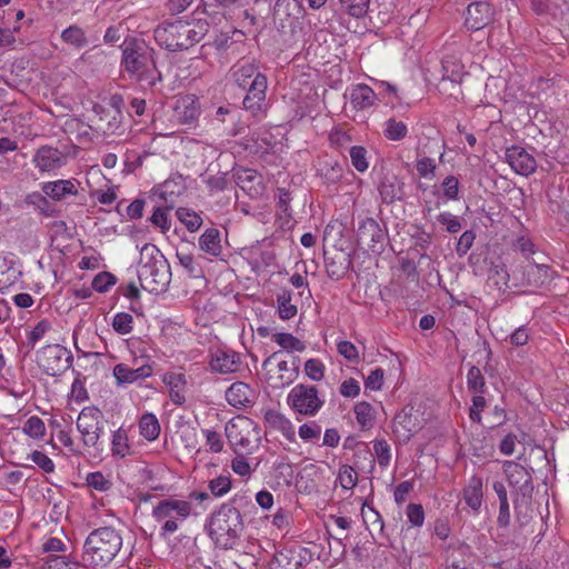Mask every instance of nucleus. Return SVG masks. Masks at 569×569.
<instances>
[{
    "label": "nucleus",
    "mask_w": 569,
    "mask_h": 569,
    "mask_svg": "<svg viewBox=\"0 0 569 569\" xmlns=\"http://www.w3.org/2000/svg\"><path fill=\"white\" fill-rule=\"evenodd\" d=\"M154 49L144 40L131 39L122 48L121 66L131 79L148 88L162 81L154 60Z\"/></svg>",
    "instance_id": "f257e3e1"
},
{
    "label": "nucleus",
    "mask_w": 569,
    "mask_h": 569,
    "mask_svg": "<svg viewBox=\"0 0 569 569\" xmlns=\"http://www.w3.org/2000/svg\"><path fill=\"white\" fill-rule=\"evenodd\" d=\"M209 31L204 19L166 21L159 24L153 37L156 42L170 52L183 51L200 42Z\"/></svg>",
    "instance_id": "f03ea898"
},
{
    "label": "nucleus",
    "mask_w": 569,
    "mask_h": 569,
    "mask_svg": "<svg viewBox=\"0 0 569 569\" xmlns=\"http://www.w3.org/2000/svg\"><path fill=\"white\" fill-rule=\"evenodd\" d=\"M244 498L236 496L230 502L221 505L210 517L208 533L222 549H232L242 535L244 523L234 503Z\"/></svg>",
    "instance_id": "7ed1b4c3"
},
{
    "label": "nucleus",
    "mask_w": 569,
    "mask_h": 569,
    "mask_svg": "<svg viewBox=\"0 0 569 569\" xmlns=\"http://www.w3.org/2000/svg\"><path fill=\"white\" fill-rule=\"evenodd\" d=\"M122 543L119 529L112 526L99 527L86 538L82 558L92 567L107 568L120 552Z\"/></svg>",
    "instance_id": "20e7f679"
},
{
    "label": "nucleus",
    "mask_w": 569,
    "mask_h": 569,
    "mask_svg": "<svg viewBox=\"0 0 569 569\" xmlns=\"http://www.w3.org/2000/svg\"><path fill=\"white\" fill-rule=\"evenodd\" d=\"M138 278L142 289L153 295L167 291L171 281V269L162 252L152 244H146L141 251Z\"/></svg>",
    "instance_id": "39448f33"
},
{
    "label": "nucleus",
    "mask_w": 569,
    "mask_h": 569,
    "mask_svg": "<svg viewBox=\"0 0 569 569\" xmlns=\"http://www.w3.org/2000/svg\"><path fill=\"white\" fill-rule=\"evenodd\" d=\"M503 471L511 488L515 513L518 519L527 518L531 509L533 483L530 471L515 461H506Z\"/></svg>",
    "instance_id": "423d86ee"
},
{
    "label": "nucleus",
    "mask_w": 569,
    "mask_h": 569,
    "mask_svg": "<svg viewBox=\"0 0 569 569\" xmlns=\"http://www.w3.org/2000/svg\"><path fill=\"white\" fill-rule=\"evenodd\" d=\"M191 513L190 501L170 497L159 500L153 506L151 517L159 525L160 537L167 538L177 532Z\"/></svg>",
    "instance_id": "0eeeda50"
},
{
    "label": "nucleus",
    "mask_w": 569,
    "mask_h": 569,
    "mask_svg": "<svg viewBox=\"0 0 569 569\" xmlns=\"http://www.w3.org/2000/svg\"><path fill=\"white\" fill-rule=\"evenodd\" d=\"M72 362V352L59 343L48 345L37 352L38 366L49 376L54 377L66 372Z\"/></svg>",
    "instance_id": "6e6552de"
},
{
    "label": "nucleus",
    "mask_w": 569,
    "mask_h": 569,
    "mask_svg": "<svg viewBox=\"0 0 569 569\" xmlns=\"http://www.w3.org/2000/svg\"><path fill=\"white\" fill-rule=\"evenodd\" d=\"M103 413L96 407H86L77 419V429L87 447H97L104 428Z\"/></svg>",
    "instance_id": "1a4fd4ad"
},
{
    "label": "nucleus",
    "mask_w": 569,
    "mask_h": 569,
    "mask_svg": "<svg viewBox=\"0 0 569 569\" xmlns=\"http://www.w3.org/2000/svg\"><path fill=\"white\" fill-rule=\"evenodd\" d=\"M288 403L296 411L305 416H315L322 407L323 401L318 397L315 386L297 385L288 395Z\"/></svg>",
    "instance_id": "9d476101"
},
{
    "label": "nucleus",
    "mask_w": 569,
    "mask_h": 569,
    "mask_svg": "<svg viewBox=\"0 0 569 569\" xmlns=\"http://www.w3.org/2000/svg\"><path fill=\"white\" fill-rule=\"evenodd\" d=\"M357 242L372 251L382 248L386 233L373 218H363L358 222Z\"/></svg>",
    "instance_id": "9b49d317"
},
{
    "label": "nucleus",
    "mask_w": 569,
    "mask_h": 569,
    "mask_svg": "<svg viewBox=\"0 0 569 569\" xmlns=\"http://www.w3.org/2000/svg\"><path fill=\"white\" fill-rule=\"evenodd\" d=\"M153 368L149 359L143 360L138 366V360L134 359L133 367L127 363H118L113 367V377L119 386L131 385L151 377Z\"/></svg>",
    "instance_id": "f8f14e48"
},
{
    "label": "nucleus",
    "mask_w": 569,
    "mask_h": 569,
    "mask_svg": "<svg viewBox=\"0 0 569 569\" xmlns=\"http://www.w3.org/2000/svg\"><path fill=\"white\" fill-rule=\"evenodd\" d=\"M32 162L40 172H54L67 163V156L58 148L42 146L36 151Z\"/></svg>",
    "instance_id": "ddd939ff"
},
{
    "label": "nucleus",
    "mask_w": 569,
    "mask_h": 569,
    "mask_svg": "<svg viewBox=\"0 0 569 569\" xmlns=\"http://www.w3.org/2000/svg\"><path fill=\"white\" fill-rule=\"evenodd\" d=\"M495 16L493 7L485 1L470 3L466 10L465 24L470 30H480L488 26Z\"/></svg>",
    "instance_id": "4468645a"
},
{
    "label": "nucleus",
    "mask_w": 569,
    "mask_h": 569,
    "mask_svg": "<svg viewBox=\"0 0 569 569\" xmlns=\"http://www.w3.org/2000/svg\"><path fill=\"white\" fill-rule=\"evenodd\" d=\"M267 88L268 80L264 74H257L256 80H252L250 86L246 88L247 94L242 103L244 109L250 111L253 116L262 111Z\"/></svg>",
    "instance_id": "2eb2a0df"
},
{
    "label": "nucleus",
    "mask_w": 569,
    "mask_h": 569,
    "mask_svg": "<svg viewBox=\"0 0 569 569\" xmlns=\"http://www.w3.org/2000/svg\"><path fill=\"white\" fill-rule=\"evenodd\" d=\"M506 161L512 170L521 176H529L537 168L536 159L525 148L511 146L506 150Z\"/></svg>",
    "instance_id": "dca6fc26"
},
{
    "label": "nucleus",
    "mask_w": 569,
    "mask_h": 569,
    "mask_svg": "<svg viewBox=\"0 0 569 569\" xmlns=\"http://www.w3.org/2000/svg\"><path fill=\"white\" fill-rule=\"evenodd\" d=\"M241 365L240 356L232 350L217 349L211 353L210 369L220 375H229L238 371Z\"/></svg>",
    "instance_id": "f3484780"
},
{
    "label": "nucleus",
    "mask_w": 569,
    "mask_h": 569,
    "mask_svg": "<svg viewBox=\"0 0 569 569\" xmlns=\"http://www.w3.org/2000/svg\"><path fill=\"white\" fill-rule=\"evenodd\" d=\"M226 400L234 408L242 409L251 406L254 400V391L242 381L233 382L226 391Z\"/></svg>",
    "instance_id": "a211bd4d"
},
{
    "label": "nucleus",
    "mask_w": 569,
    "mask_h": 569,
    "mask_svg": "<svg viewBox=\"0 0 569 569\" xmlns=\"http://www.w3.org/2000/svg\"><path fill=\"white\" fill-rule=\"evenodd\" d=\"M310 560L311 552L303 547L284 549L276 557V561L286 569H301Z\"/></svg>",
    "instance_id": "6ab92c4d"
},
{
    "label": "nucleus",
    "mask_w": 569,
    "mask_h": 569,
    "mask_svg": "<svg viewBox=\"0 0 569 569\" xmlns=\"http://www.w3.org/2000/svg\"><path fill=\"white\" fill-rule=\"evenodd\" d=\"M462 497L472 511L479 512L483 501V479L478 475L470 477L462 490Z\"/></svg>",
    "instance_id": "aec40b11"
},
{
    "label": "nucleus",
    "mask_w": 569,
    "mask_h": 569,
    "mask_svg": "<svg viewBox=\"0 0 569 569\" xmlns=\"http://www.w3.org/2000/svg\"><path fill=\"white\" fill-rule=\"evenodd\" d=\"M76 180H56L48 181L41 184V191L48 196L50 199L54 201H61L67 196H76L78 194V188L76 186Z\"/></svg>",
    "instance_id": "412c9836"
},
{
    "label": "nucleus",
    "mask_w": 569,
    "mask_h": 569,
    "mask_svg": "<svg viewBox=\"0 0 569 569\" xmlns=\"http://www.w3.org/2000/svg\"><path fill=\"white\" fill-rule=\"evenodd\" d=\"M123 104L124 101L121 94H112L109 98L107 106L94 104L93 111L99 117V120H104V113H112V120L108 121V129L114 130L120 123L121 109Z\"/></svg>",
    "instance_id": "4be33fe9"
},
{
    "label": "nucleus",
    "mask_w": 569,
    "mask_h": 569,
    "mask_svg": "<svg viewBox=\"0 0 569 569\" xmlns=\"http://www.w3.org/2000/svg\"><path fill=\"white\" fill-rule=\"evenodd\" d=\"M162 381L169 388V397L176 406H182L186 402L187 378L183 373L168 372Z\"/></svg>",
    "instance_id": "5701e85b"
},
{
    "label": "nucleus",
    "mask_w": 569,
    "mask_h": 569,
    "mask_svg": "<svg viewBox=\"0 0 569 569\" xmlns=\"http://www.w3.org/2000/svg\"><path fill=\"white\" fill-rule=\"evenodd\" d=\"M377 101V94L371 87L359 83L350 90V104L358 111L367 110L375 106Z\"/></svg>",
    "instance_id": "b1692460"
},
{
    "label": "nucleus",
    "mask_w": 569,
    "mask_h": 569,
    "mask_svg": "<svg viewBox=\"0 0 569 569\" xmlns=\"http://www.w3.org/2000/svg\"><path fill=\"white\" fill-rule=\"evenodd\" d=\"M233 81L242 89L250 86L256 80L257 74H262L253 62L240 60L230 69Z\"/></svg>",
    "instance_id": "393cba45"
},
{
    "label": "nucleus",
    "mask_w": 569,
    "mask_h": 569,
    "mask_svg": "<svg viewBox=\"0 0 569 569\" xmlns=\"http://www.w3.org/2000/svg\"><path fill=\"white\" fill-rule=\"evenodd\" d=\"M199 248L211 257H220L222 253L220 231L216 228H208L199 238Z\"/></svg>",
    "instance_id": "a878e982"
},
{
    "label": "nucleus",
    "mask_w": 569,
    "mask_h": 569,
    "mask_svg": "<svg viewBox=\"0 0 569 569\" xmlns=\"http://www.w3.org/2000/svg\"><path fill=\"white\" fill-rule=\"evenodd\" d=\"M264 420L274 430L280 431L283 437L290 441L295 440V427L289 419L276 410H268L264 413Z\"/></svg>",
    "instance_id": "bb28decb"
},
{
    "label": "nucleus",
    "mask_w": 569,
    "mask_h": 569,
    "mask_svg": "<svg viewBox=\"0 0 569 569\" xmlns=\"http://www.w3.org/2000/svg\"><path fill=\"white\" fill-rule=\"evenodd\" d=\"M43 192H31L26 196L24 202L44 217H56L57 210Z\"/></svg>",
    "instance_id": "cd10ccee"
},
{
    "label": "nucleus",
    "mask_w": 569,
    "mask_h": 569,
    "mask_svg": "<svg viewBox=\"0 0 569 569\" xmlns=\"http://www.w3.org/2000/svg\"><path fill=\"white\" fill-rule=\"evenodd\" d=\"M529 286L541 287L551 279L550 268L547 264L530 263L525 271Z\"/></svg>",
    "instance_id": "c85d7f7f"
},
{
    "label": "nucleus",
    "mask_w": 569,
    "mask_h": 569,
    "mask_svg": "<svg viewBox=\"0 0 569 569\" xmlns=\"http://www.w3.org/2000/svg\"><path fill=\"white\" fill-rule=\"evenodd\" d=\"M174 116L180 123L191 124L197 120L199 109L194 104L193 100L183 99L177 102L174 107Z\"/></svg>",
    "instance_id": "c756f323"
},
{
    "label": "nucleus",
    "mask_w": 569,
    "mask_h": 569,
    "mask_svg": "<svg viewBox=\"0 0 569 569\" xmlns=\"http://www.w3.org/2000/svg\"><path fill=\"white\" fill-rule=\"evenodd\" d=\"M325 264L328 276L331 279H341L349 266L348 259L342 253L335 254L332 257H325Z\"/></svg>",
    "instance_id": "7c9ffc66"
},
{
    "label": "nucleus",
    "mask_w": 569,
    "mask_h": 569,
    "mask_svg": "<svg viewBox=\"0 0 569 569\" xmlns=\"http://www.w3.org/2000/svg\"><path fill=\"white\" fill-rule=\"evenodd\" d=\"M239 187L247 191L251 197H258L261 191V182L254 170L247 169L238 176Z\"/></svg>",
    "instance_id": "2f4dec72"
},
{
    "label": "nucleus",
    "mask_w": 569,
    "mask_h": 569,
    "mask_svg": "<svg viewBox=\"0 0 569 569\" xmlns=\"http://www.w3.org/2000/svg\"><path fill=\"white\" fill-rule=\"evenodd\" d=\"M61 39L63 42L72 46L80 50L88 46L89 40L82 28L77 24L70 26L61 32Z\"/></svg>",
    "instance_id": "473e14b6"
},
{
    "label": "nucleus",
    "mask_w": 569,
    "mask_h": 569,
    "mask_svg": "<svg viewBox=\"0 0 569 569\" xmlns=\"http://www.w3.org/2000/svg\"><path fill=\"white\" fill-rule=\"evenodd\" d=\"M277 217L282 221L283 224L290 222L292 218V210L290 207L291 196L290 192L284 188L277 189Z\"/></svg>",
    "instance_id": "72a5a7b5"
},
{
    "label": "nucleus",
    "mask_w": 569,
    "mask_h": 569,
    "mask_svg": "<svg viewBox=\"0 0 569 569\" xmlns=\"http://www.w3.org/2000/svg\"><path fill=\"white\" fill-rule=\"evenodd\" d=\"M140 435L149 440H156L160 435V423L153 413H144L139 420Z\"/></svg>",
    "instance_id": "f704fd0d"
},
{
    "label": "nucleus",
    "mask_w": 569,
    "mask_h": 569,
    "mask_svg": "<svg viewBox=\"0 0 569 569\" xmlns=\"http://www.w3.org/2000/svg\"><path fill=\"white\" fill-rule=\"evenodd\" d=\"M292 292L288 289H282L277 295L278 315L282 320H289L297 315V307L291 303Z\"/></svg>",
    "instance_id": "c9c22d12"
},
{
    "label": "nucleus",
    "mask_w": 569,
    "mask_h": 569,
    "mask_svg": "<svg viewBox=\"0 0 569 569\" xmlns=\"http://www.w3.org/2000/svg\"><path fill=\"white\" fill-rule=\"evenodd\" d=\"M355 415L357 422L362 430L370 429L375 420V408L367 401H361L355 406Z\"/></svg>",
    "instance_id": "e433bc0d"
},
{
    "label": "nucleus",
    "mask_w": 569,
    "mask_h": 569,
    "mask_svg": "<svg viewBox=\"0 0 569 569\" xmlns=\"http://www.w3.org/2000/svg\"><path fill=\"white\" fill-rule=\"evenodd\" d=\"M111 451L116 457L124 458L130 455L128 433L123 428H119L112 435Z\"/></svg>",
    "instance_id": "4c0bfd02"
},
{
    "label": "nucleus",
    "mask_w": 569,
    "mask_h": 569,
    "mask_svg": "<svg viewBox=\"0 0 569 569\" xmlns=\"http://www.w3.org/2000/svg\"><path fill=\"white\" fill-rule=\"evenodd\" d=\"M178 220L184 224L190 232H196L202 224V218L196 211L180 207L176 211Z\"/></svg>",
    "instance_id": "58836bf2"
},
{
    "label": "nucleus",
    "mask_w": 569,
    "mask_h": 569,
    "mask_svg": "<svg viewBox=\"0 0 569 569\" xmlns=\"http://www.w3.org/2000/svg\"><path fill=\"white\" fill-rule=\"evenodd\" d=\"M274 342H277L282 349L288 352H302L306 349V345L303 341L298 339L288 332H278L272 336Z\"/></svg>",
    "instance_id": "ea45409f"
},
{
    "label": "nucleus",
    "mask_w": 569,
    "mask_h": 569,
    "mask_svg": "<svg viewBox=\"0 0 569 569\" xmlns=\"http://www.w3.org/2000/svg\"><path fill=\"white\" fill-rule=\"evenodd\" d=\"M383 134L388 140L400 141L408 134V127L405 122L390 118L385 122Z\"/></svg>",
    "instance_id": "a19ab883"
},
{
    "label": "nucleus",
    "mask_w": 569,
    "mask_h": 569,
    "mask_svg": "<svg viewBox=\"0 0 569 569\" xmlns=\"http://www.w3.org/2000/svg\"><path fill=\"white\" fill-rule=\"evenodd\" d=\"M416 169L420 178L433 179L436 177L437 163L435 159L427 156H422L418 151L416 159Z\"/></svg>",
    "instance_id": "79ce46f5"
},
{
    "label": "nucleus",
    "mask_w": 569,
    "mask_h": 569,
    "mask_svg": "<svg viewBox=\"0 0 569 569\" xmlns=\"http://www.w3.org/2000/svg\"><path fill=\"white\" fill-rule=\"evenodd\" d=\"M467 386L472 392L483 395L486 392V380L477 366H471L467 373Z\"/></svg>",
    "instance_id": "37998d69"
},
{
    "label": "nucleus",
    "mask_w": 569,
    "mask_h": 569,
    "mask_svg": "<svg viewBox=\"0 0 569 569\" xmlns=\"http://www.w3.org/2000/svg\"><path fill=\"white\" fill-rule=\"evenodd\" d=\"M87 486L99 491L107 492L111 489L112 482L100 471L90 472L86 478Z\"/></svg>",
    "instance_id": "c03bdc74"
},
{
    "label": "nucleus",
    "mask_w": 569,
    "mask_h": 569,
    "mask_svg": "<svg viewBox=\"0 0 569 569\" xmlns=\"http://www.w3.org/2000/svg\"><path fill=\"white\" fill-rule=\"evenodd\" d=\"M295 12H299L298 0H276L273 7V16L276 18H288L293 16Z\"/></svg>",
    "instance_id": "a18cd8bd"
},
{
    "label": "nucleus",
    "mask_w": 569,
    "mask_h": 569,
    "mask_svg": "<svg viewBox=\"0 0 569 569\" xmlns=\"http://www.w3.org/2000/svg\"><path fill=\"white\" fill-rule=\"evenodd\" d=\"M226 435L232 446L247 448L250 445L249 438L241 433V429L238 423L229 422L226 426Z\"/></svg>",
    "instance_id": "49530a36"
},
{
    "label": "nucleus",
    "mask_w": 569,
    "mask_h": 569,
    "mask_svg": "<svg viewBox=\"0 0 569 569\" xmlns=\"http://www.w3.org/2000/svg\"><path fill=\"white\" fill-rule=\"evenodd\" d=\"M337 479L341 487L346 490H351L357 486L358 482L357 472L355 471L353 467L349 465H343L340 467Z\"/></svg>",
    "instance_id": "de8ad7c7"
},
{
    "label": "nucleus",
    "mask_w": 569,
    "mask_h": 569,
    "mask_svg": "<svg viewBox=\"0 0 569 569\" xmlns=\"http://www.w3.org/2000/svg\"><path fill=\"white\" fill-rule=\"evenodd\" d=\"M342 8L352 17H363L369 8L370 0H339Z\"/></svg>",
    "instance_id": "09e8293b"
},
{
    "label": "nucleus",
    "mask_w": 569,
    "mask_h": 569,
    "mask_svg": "<svg viewBox=\"0 0 569 569\" xmlns=\"http://www.w3.org/2000/svg\"><path fill=\"white\" fill-rule=\"evenodd\" d=\"M23 432L31 438L39 439L44 436V422L37 416L30 417L23 425Z\"/></svg>",
    "instance_id": "8fccbe9b"
},
{
    "label": "nucleus",
    "mask_w": 569,
    "mask_h": 569,
    "mask_svg": "<svg viewBox=\"0 0 569 569\" xmlns=\"http://www.w3.org/2000/svg\"><path fill=\"white\" fill-rule=\"evenodd\" d=\"M351 163L359 172H365L369 163L367 161V150L361 146H353L349 151Z\"/></svg>",
    "instance_id": "3c124183"
},
{
    "label": "nucleus",
    "mask_w": 569,
    "mask_h": 569,
    "mask_svg": "<svg viewBox=\"0 0 569 569\" xmlns=\"http://www.w3.org/2000/svg\"><path fill=\"white\" fill-rule=\"evenodd\" d=\"M133 318L130 313L118 312L112 320V328L120 335H128L132 331Z\"/></svg>",
    "instance_id": "603ef678"
},
{
    "label": "nucleus",
    "mask_w": 569,
    "mask_h": 569,
    "mask_svg": "<svg viewBox=\"0 0 569 569\" xmlns=\"http://www.w3.org/2000/svg\"><path fill=\"white\" fill-rule=\"evenodd\" d=\"M208 487L214 497H222L230 491L231 479L228 476H219L210 480Z\"/></svg>",
    "instance_id": "864d4df0"
},
{
    "label": "nucleus",
    "mask_w": 569,
    "mask_h": 569,
    "mask_svg": "<svg viewBox=\"0 0 569 569\" xmlns=\"http://www.w3.org/2000/svg\"><path fill=\"white\" fill-rule=\"evenodd\" d=\"M169 212L170 208L157 207L149 220L153 226L160 228L162 232H166L170 229Z\"/></svg>",
    "instance_id": "5fc2aeb1"
},
{
    "label": "nucleus",
    "mask_w": 569,
    "mask_h": 569,
    "mask_svg": "<svg viewBox=\"0 0 569 569\" xmlns=\"http://www.w3.org/2000/svg\"><path fill=\"white\" fill-rule=\"evenodd\" d=\"M51 330V322L48 319H42L39 321L28 336V345L33 348L37 342H39L44 335Z\"/></svg>",
    "instance_id": "6e6d98bb"
},
{
    "label": "nucleus",
    "mask_w": 569,
    "mask_h": 569,
    "mask_svg": "<svg viewBox=\"0 0 569 569\" xmlns=\"http://www.w3.org/2000/svg\"><path fill=\"white\" fill-rule=\"evenodd\" d=\"M28 458H30L32 462L46 473H52L56 469V465L52 459L42 451L34 450L28 456Z\"/></svg>",
    "instance_id": "4d7b16f0"
},
{
    "label": "nucleus",
    "mask_w": 569,
    "mask_h": 569,
    "mask_svg": "<svg viewBox=\"0 0 569 569\" xmlns=\"http://www.w3.org/2000/svg\"><path fill=\"white\" fill-rule=\"evenodd\" d=\"M373 449L380 467H387L391 459V449L388 442L385 439L376 440Z\"/></svg>",
    "instance_id": "13d9d810"
},
{
    "label": "nucleus",
    "mask_w": 569,
    "mask_h": 569,
    "mask_svg": "<svg viewBox=\"0 0 569 569\" xmlns=\"http://www.w3.org/2000/svg\"><path fill=\"white\" fill-rule=\"evenodd\" d=\"M116 277L107 271L98 273L92 281V288L97 292H106L116 283Z\"/></svg>",
    "instance_id": "bf43d9fd"
},
{
    "label": "nucleus",
    "mask_w": 569,
    "mask_h": 569,
    "mask_svg": "<svg viewBox=\"0 0 569 569\" xmlns=\"http://www.w3.org/2000/svg\"><path fill=\"white\" fill-rule=\"evenodd\" d=\"M406 516L413 527H421L425 522V510L420 503H409Z\"/></svg>",
    "instance_id": "052dcab7"
},
{
    "label": "nucleus",
    "mask_w": 569,
    "mask_h": 569,
    "mask_svg": "<svg viewBox=\"0 0 569 569\" xmlns=\"http://www.w3.org/2000/svg\"><path fill=\"white\" fill-rule=\"evenodd\" d=\"M70 566L66 556L50 555L42 559L41 569H70Z\"/></svg>",
    "instance_id": "680f3d73"
},
{
    "label": "nucleus",
    "mask_w": 569,
    "mask_h": 569,
    "mask_svg": "<svg viewBox=\"0 0 569 569\" xmlns=\"http://www.w3.org/2000/svg\"><path fill=\"white\" fill-rule=\"evenodd\" d=\"M306 375L313 381H320L323 378L325 366L319 359H309L305 363Z\"/></svg>",
    "instance_id": "e2e57ef3"
},
{
    "label": "nucleus",
    "mask_w": 569,
    "mask_h": 569,
    "mask_svg": "<svg viewBox=\"0 0 569 569\" xmlns=\"http://www.w3.org/2000/svg\"><path fill=\"white\" fill-rule=\"evenodd\" d=\"M437 220L439 223L446 226V230L449 233H457L462 228L459 218L450 212H441L438 214Z\"/></svg>",
    "instance_id": "0e129e2a"
},
{
    "label": "nucleus",
    "mask_w": 569,
    "mask_h": 569,
    "mask_svg": "<svg viewBox=\"0 0 569 569\" xmlns=\"http://www.w3.org/2000/svg\"><path fill=\"white\" fill-rule=\"evenodd\" d=\"M486 406L487 401L482 395L472 397V406L469 409V418L472 422L481 423V411Z\"/></svg>",
    "instance_id": "69168bd1"
},
{
    "label": "nucleus",
    "mask_w": 569,
    "mask_h": 569,
    "mask_svg": "<svg viewBox=\"0 0 569 569\" xmlns=\"http://www.w3.org/2000/svg\"><path fill=\"white\" fill-rule=\"evenodd\" d=\"M476 233L472 230L465 231L458 239L456 251L458 256H465L473 244Z\"/></svg>",
    "instance_id": "338daca9"
},
{
    "label": "nucleus",
    "mask_w": 569,
    "mask_h": 569,
    "mask_svg": "<svg viewBox=\"0 0 569 569\" xmlns=\"http://www.w3.org/2000/svg\"><path fill=\"white\" fill-rule=\"evenodd\" d=\"M443 194L449 200H456L459 193V181L455 176H448L442 181Z\"/></svg>",
    "instance_id": "774afa93"
}]
</instances>
